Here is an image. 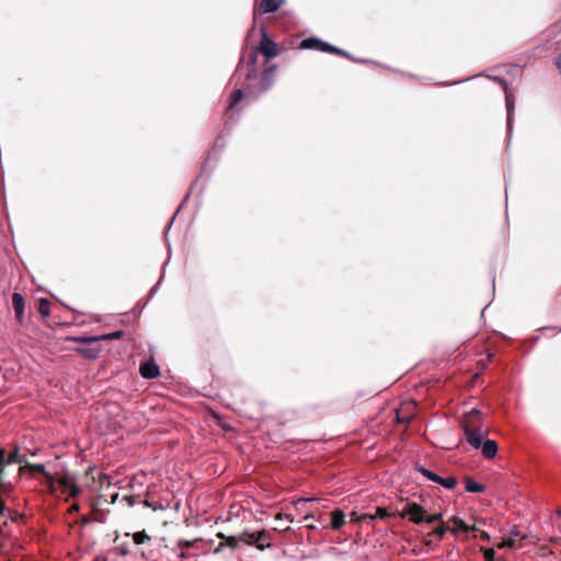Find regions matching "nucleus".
Returning <instances> with one entry per match:
<instances>
[{"mask_svg": "<svg viewBox=\"0 0 561 561\" xmlns=\"http://www.w3.org/2000/svg\"><path fill=\"white\" fill-rule=\"evenodd\" d=\"M37 482L50 494L58 496L66 494L68 497H77L81 494V488L76 483L75 478L69 474L61 476L57 470L50 471L45 465L37 463Z\"/></svg>", "mask_w": 561, "mask_h": 561, "instance_id": "obj_1", "label": "nucleus"}, {"mask_svg": "<svg viewBox=\"0 0 561 561\" xmlns=\"http://www.w3.org/2000/svg\"><path fill=\"white\" fill-rule=\"evenodd\" d=\"M401 518L408 517L409 520L413 524H421L426 522L427 524H433L435 522L442 520V514H433L428 515L427 512L415 502H407L399 513Z\"/></svg>", "mask_w": 561, "mask_h": 561, "instance_id": "obj_2", "label": "nucleus"}, {"mask_svg": "<svg viewBox=\"0 0 561 561\" xmlns=\"http://www.w3.org/2000/svg\"><path fill=\"white\" fill-rule=\"evenodd\" d=\"M300 49H318L324 53L334 54L345 58H350V54L339 47H335L327 42H323L317 37H309L299 44Z\"/></svg>", "mask_w": 561, "mask_h": 561, "instance_id": "obj_3", "label": "nucleus"}, {"mask_svg": "<svg viewBox=\"0 0 561 561\" xmlns=\"http://www.w3.org/2000/svg\"><path fill=\"white\" fill-rule=\"evenodd\" d=\"M76 340L83 344L77 348V352L80 355L90 359H95L101 353V346L99 344L101 340L99 336L79 337Z\"/></svg>", "mask_w": 561, "mask_h": 561, "instance_id": "obj_4", "label": "nucleus"}, {"mask_svg": "<svg viewBox=\"0 0 561 561\" xmlns=\"http://www.w3.org/2000/svg\"><path fill=\"white\" fill-rule=\"evenodd\" d=\"M276 69L277 67L275 65L265 67L259 85L256 88H250V92L256 93L257 95L266 92L273 85Z\"/></svg>", "mask_w": 561, "mask_h": 561, "instance_id": "obj_5", "label": "nucleus"}, {"mask_svg": "<svg viewBox=\"0 0 561 561\" xmlns=\"http://www.w3.org/2000/svg\"><path fill=\"white\" fill-rule=\"evenodd\" d=\"M259 51L262 53L266 58H274L278 55V48L274 41L270 38L266 32H263Z\"/></svg>", "mask_w": 561, "mask_h": 561, "instance_id": "obj_6", "label": "nucleus"}, {"mask_svg": "<svg viewBox=\"0 0 561 561\" xmlns=\"http://www.w3.org/2000/svg\"><path fill=\"white\" fill-rule=\"evenodd\" d=\"M482 414L479 410L472 409L463 419V428H481Z\"/></svg>", "mask_w": 561, "mask_h": 561, "instance_id": "obj_7", "label": "nucleus"}, {"mask_svg": "<svg viewBox=\"0 0 561 561\" xmlns=\"http://www.w3.org/2000/svg\"><path fill=\"white\" fill-rule=\"evenodd\" d=\"M467 442L476 449L480 448L483 442L481 428H463Z\"/></svg>", "mask_w": 561, "mask_h": 561, "instance_id": "obj_8", "label": "nucleus"}, {"mask_svg": "<svg viewBox=\"0 0 561 561\" xmlns=\"http://www.w3.org/2000/svg\"><path fill=\"white\" fill-rule=\"evenodd\" d=\"M256 548L259 550H265L267 548H271L273 546V535L270 530H261L256 531Z\"/></svg>", "mask_w": 561, "mask_h": 561, "instance_id": "obj_9", "label": "nucleus"}, {"mask_svg": "<svg viewBox=\"0 0 561 561\" xmlns=\"http://www.w3.org/2000/svg\"><path fill=\"white\" fill-rule=\"evenodd\" d=\"M12 306L15 312L16 320L21 323L23 321L25 308L24 297L19 293H14L12 295Z\"/></svg>", "mask_w": 561, "mask_h": 561, "instance_id": "obj_10", "label": "nucleus"}, {"mask_svg": "<svg viewBox=\"0 0 561 561\" xmlns=\"http://www.w3.org/2000/svg\"><path fill=\"white\" fill-rule=\"evenodd\" d=\"M140 375L144 378L152 379L160 375L159 367L151 362H145L139 367Z\"/></svg>", "mask_w": 561, "mask_h": 561, "instance_id": "obj_11", "label": "nucleus"}, {"mask_svg": "<svg viewBox=\"0 0 561 561\" xmlns=\"http://www.w3.org/2000/svg\"><path fill=\"white\" fill-rule=\"evenodd\" d=\"M284 2L285 0H261L259 5L260 13H274L282 7Z\"/></svg>", "mask_w": 561, "mask_h": 561, "instance_id": "obj_12", "label": "nucleus"}, {"mask_svg": "<svg viewBox=\"0 0 561 561\" xmlns=\"http://www.w3.org/2000/svg\"><path fill=\"white\" fill-rule=\"evenodd\" d=\"M346 516L342 510H334L331 512V528L333 530H340L346 523Z\"/></svg>", "mask_w": 561, "mask_h": 561, "instance_id": "obj_13", "label": "nucleus"}, {"mask_svg": "<svg viewBox=\"0 0 561 561\" xmlns=\"http://www.w3.org/2000/svg\"><path fill=\"white\" fill-rule=\"evenodd\" d=\"M481 449H482V455L486 459H492L496 456V453L499 449L497 443L493 439H486L484 443L482 442Z\"/></svg>", "mask_w": 561, "mask_h": 561, "instance_id": "obj_14", "label": "nucleus"}, {"mask_svg": "<svg viewBox=\"0 0 561 561\" xmlns=\"http://www.w3.org/2000/svg\"><path fill=\"white\" fill-rule=\"evenodd\" d=\"M495 80L499 81V83L503 87V90H504V93H505V101H506V108H507V114H508V121H510L511 119L512 111L514 110V98H513V94L510 92V90L507 88V83H506L505 80L499 79V78H496Z\"/></svg>", "mask_w": 561, "mask_h": 561, "instance_id": "obj_15", "label": "nucleus"}, {"mask_svg": "<svg viewBox=\"0 0 561 561\" xmlns=\"http://www.w3.org/2000/svg\"><path fill=\"white\" fill-rule=\"evenodd\" d=\"M465 488H466V491L472 492V493H481L485 489V486L483 484L476 482L471 478H466Z\"/></svg>", "mask_w": 561, "mask_h": 561, "instance_id": "obj_16", "label": "nucleus"}, {"mask_svg": "<svg viewBox=\"0 0 561 561\" xmlns=\"http://www.w3.org/2000/svg\"><path fill=\"white\" fill-rule=\"evenodd\" d=\"M450 522L454 524L455 529H451L455 531L456 529H460L465 533L476 531L478 528L476 526L469 527L461 518L453 517Z\"/></svg>", "mask_w": 561, "mask_h": 561, "instance_id": "obj_17", "label": "nucleus"}, {"mask_svg": "<svg viewBox=\"0 0 561 561\" xmlns=\"http://www.w3.org/2000/svg\"><path fill=\"white\" fill-rule=\"evenodd\" d=\"M239 540L244 542L245 545L256 547V533H250L248 530H244L239 535Z\"/></svg>", "mask_w": 561, "mask_h": 561, "instance_id": "obj_18", "label": "nucleus"}, {"mask_svg": "<svg viewBox=\"0 0 561 561\" xmlns=\"http://www.w3.org/2000/svg\"><path fill=\"white\" fill-rule=\"evenodd\" d=\"M37 311L41 313L43 318H47L50 313V301L45 298L39 299Z\"/></svg>", "mask_w": 561, "mask_h": 561, "instance_id": "obj_19", "label": "nucleus"}, {"mask_svg": "<svg viewBox=\"0 0 561 561\" xmlns=\"http://www.w3.org/2000/svg\"><path fill=\"white\" fill-rule=\"evenodd\" d=\"M217 537L220 538L221 540H224L227 547H229L231 549H237L238 548V542L240 541L239 537L226 536L222 533H218Z\"/></svg>", "mask_w": 561, "mask_h": 561, "instance_id": "obj_20", "label": "nucleus"}, {"mask_svg": "<svg viewBox=\"0 0 561 561\" xmlns=\"http://www.w3.org/2000/svg\"><path fill=\"white\" fill-rule=\"evenodd\" d=\"M133 540L136 545H145L151 541V537L146 533V530H141L133 535Z\"/></svg>", "mask_w": 561, "mask_h": 561, "instance_id": "obj_21", "label": "nucleus"}, {"mask_svg": "<svg viewBox=\"0 0 561 561\" xmlns=\"http://www.w3.org/2000/svg\"><path fill=\"white\" fill-rule=\"evenodd\" d=\"M243 91L241 89L236 90L230 96L229 110H232L243 99Z\"/></svg>", "mask_w": 561, "mask_h": 561, "instance_id": "obj_22", "label": "nucleus"}, {"mask_svg": "<svg viewBox=\"0 0 561 561\" xmlns=\"http://www.w3.org/2000/svg\"><path fill=\"white\" fill-rule=\"evenodd\" d=\"M448 530H450V528L448 526H445V524L443 523L442 525L433 529L431 533H428L427 536H436L437 540L439 541Z\"/></svg>", "mask_w": 561, "mask_h": 561, "instance_id": "obj_23", "label": "nucleus"}, {"mask_svg": "<svg viewBox=\"0 0 561 561\" xmlns=\"http://www.w3.org/2000/svg\"><path fill=\"white\" fill-rule=\"evenodd\" d=\"M366 520L374 522L375 520V516H371L370 514L357 515L356 512H353L351 514V522H353V523H363V522H366Z\"/></svg>", "mask_w": 561, "mask_h": 561, "instance_id": "obj_24", "label": "nucleus"}, {"mask_svg": "<svg viewBox=\"0 0 561 561\" xmlns=\"http://www.w3.org/2000/svg\"><path fill=\"white\" fill-rule=\"evenodd\" d=\"M438 483L446 489H454L457 485V479L455 477L439 478Z\"/></svg>", "mask_w": 561, "mask_h": 561, "instance_id": "obj_25", "label": "nucleus"}, {"mask_svg": "<svg viewBox=\"0 0 561 561\" xmlns=\"http://www.w3.org/2000/svg\"><path fill=\"white\" fill-rule=\"evenodd\" d=\"M419 471H420L424 477H426L428 480L434 481V482H436V483H438V482H439V478H440V477H439L438 474H436V473H434V472L430 471L428 469L420 468V469H419Z\"/></svg>", "mask_w": 561, "mask_h": 561, "instance_id": "obj_26", "label": "nucleus"}, {"mask_svg": "<svg viewBox=\"0 0 561 561\" xmlns=\"http://www.w3.org/2000/svg\"><path fill=\"white\" fill-rule=\"evenodd\" d=\"M497 547L499 548H515L516 547V539L514 537H512V536H508Z\"/></svg>", "mask_w": 561, "mask_h": 561, "instance_id": "obj_27", "label": "nucleus"}, {"mask_svg": "<svg viewBox=\"0 0 561 561\" xmlns=\"http://www.w3.org/2000/svg\"><path fill=\"white\" fill-rule=\"evenodd\" d=\"M123 331H115L113 333H110V334H103V335H100V340L101 341H106V340H117V339H121L123 336Z\"/></svg>", "mask_w": 561, "mask_h": 561, "instance_id": "obj_28", "label": "nucleus"}, {"mask_svg": "<svg viewBox=\"0 0 561 561\" xmlns=\"http://www.w3.org/2000/svg\"><path fill=\"white\" fill-rule=\"evenodd\" d=\"M249 62H250V65H251L252 69H251V70H249V72H248V75H247V79H248V80H250V79H251V77H252V75H254V73H255V70H254V66H255V64H256V53H255V51L251 53Z\"/></svg>", "mask_w": 561, "mask_h": 561, "instance_id": "obj_29", "label": "nucleus"}, {"mask_svg": "<svg viewBox=\"0 0 561 561\" xmlns=\"http://www.w3.org/2000/svg\"><path fill=\"white\" fill-rule=\"evenodd\" d=\"M197 541H198V539H194V540L181 539V540L178 541V547L181 548V549L193 548Z\"/></svg>", "mask_w": 561, "mask_h": 561, "instance_id": "obj_30", "label": "nucleus"}, {"mask_svg": "<svg viewBox=\"0 0 561 561\" xmlns=\"http://www.w3.org/2000/svg\"><path fill=\"white\" fill-rule=\"evenodd\" d=\"M495 552L492 548L483 549L484 561H494Z\"/></svg>", "mask_w": 561, "mask_h": 561, "instance_id": "obj_31", "label": "nucleus"}, {"mask_svg": "<svg viewBox=\"0 0 561 561\" xmlns=\"http://www.w3.org/2000/svg\"><path fill=\"white\" fill-rule=\"evenodd\" d=\"M374 516H375V519L376 518H386L389 516V513L387 512V510L385 507H377Z\"/></svg>", "mask_w": 561, "mask_h": 561, "instance_id": "obj_32", "label": "nucleus"}, {"mask_svg": "<svg viewBox=\"0 0 561 561\" xmlns=\"http://www.w3.org/2000/svg\"><path fill=\"white\" fill-rule=\"evenodd\" d=\"M397 421L400 423H409L411 421V416L401 415L399 412L397 413Z\"/></svg>", "mask_w": 561, "mask_h": 561, "instance_id": "obj_33", "label": "nucleus"}, {"mask_svg": "<svg viewBox=\"0 0 561 561\" xmlns=\"http://www.w3.org/2000/svg\"><path fill=\"white\" fill-rule=\"evenodd\" d=\"M226 547H227V546H226L225 541H224V540H221V541L218 543V546L215 548L214 553H216V554L221 553V552H222V550H224Z\"/></svg>", "mask_w": 561, "mask_h": 561, "instance_id": "obj_34", "label": "nucleus"}, {"mask_svg": "<svg viewBox=\"0 0 561 561\" xmlns=\"http://www.w3.org/2000/svg\"><path fill=\"white\" fill-rule=\"evenodd\" d=\"M510 536L514 537L515 539L516 538H519L520 540L525 539V536L522 535L520 531L517 530L516 528L511 531Z\"/></svg>", "mask_w": 561, "mask_h": 561, "instance_id": "obj_35", "label": "nucleus"}, {"mask_svg": "<svg viewBox=\"0 0 561 561\" xmlns=\"http://www.w3.org/2000/svg\"><path fill=\"white\" fill-rule=\"evenodd\" d=\"M79 510H80L79 504L73 503V504L68 508V512H69L70 514H72V513L78 512Z\"/></svg>", "mask_w": 561, "mask_h": 561, "instance_id": "obj_36", "label": "nucleus"}, {"mask_svg": "<svg viewBox=\"0 0 561 561\" xmlns=\"http://www.w3.org/2000/svg\"><path fill=\"white\" fill-rule=\"evenodd\" d=\"M477 531H479V533H480V537H481V539H482V540L488 541V540L490 539L489 534H488V533H485L484 530H479V529H478Z\"/></svg>", "mask_w": 561, "mask_h": 561, "instance_id": "obj_37", "label": "nucleus"}, {"mask_svg": "<svg viewBox=\"0 0 561 561\" xmlns=\"http://www.w3.org/2000/svg\"><path fill=\"white\" fill-rule=\"evenodd\" d=\"M90 520H91V518L89 516H83L80 520V524L84 526V525L89 524Z\"/></svg>", "mask_w": 561, "mask_h": 561, "instance_id": "obj_38", "label": "nucleus"}, {"mask_svg": "<svg viewBox=\"0 0 561 561\" xmlns=\"http://www.w3.org/2000/svg\"><path fill=\"white\" fill-rule=\"evenodd\" d=\"M179 557H180L181 559H188V558H190V554H188L187 552H185V551H181V553L179 554Z\"/></svg>", "mask_w": 561, "mask_h": 561, "instance_id": "obj_39", "label": "nucleus"}, {"mask_svg": "<svg viewBox=\"0 0 561 561\" xmlns=\"http://www.w3.org/2000/svg\"><path fill=\"white\" fill-rule=\"evenodd\" d=\"M313 517H314V515L312 513H310V514L305 516V519H309V518H313Z\"/></svg>", "mask_w": 561, "mask_h": 561, "instance_id": "obj_40", "label": "nucleus"}, {"mask_svg": "<svg viewBox=\"0 0 561 561\" xmlns=\"http://www.w3.org/2000/svg\"><path fill=\"white\" fill-rule=\"evenodd\" d=\"M276 518H277V519H282V518H283V514H282V513H278V514L276 515Z\"/></svg>", "mask_w": 561, "mask_h": 561, "instance_id": "obj_41", "label": "nucleus"}, {"mask_svg": "<svg viewBox=\"0 0 561 561\" xmlns=\"http://www.w3.org/2000/svg\"><path fill=\"white\" fill-rule=\"evenodd\" d=\"M300 501H305V502H308V501H309V502H312V501H314V499H308V500L301 499Z\"/></svg>", "mask_w": 561, "mask_h": 561, "instance_id": "obj_42", "label": "nucleus"}, {"mask_svg": "<svg viewBox=\"0 0 561 561\" xmlns=\"http://www.w3.org/2000/svg\"><path fill=\"white\" fill-rule=\"evenodd\" d=\"M309 529H316V526L314 525H308L307 526Z\"/></svg>", "mask_w": 561, "mask_h": 561, "instance_id": "obj_43", "label": "nucleus"}, {"mask_svg": "<svg viewBox=\"0 0 561 561\" xmlns=\"http://www.w3.org/2000/svg\"><path fill=\"white\" fill-rule=\"evenodd\" d=\"M557 514H558L559 516H561V510H558V511H557Z\"/></svg>", "mask_w": 561, "mask_h": 561, "instance_id": "obj_44", "label": "nucleus"}]
</instances>
